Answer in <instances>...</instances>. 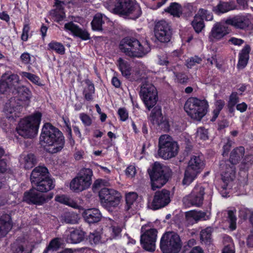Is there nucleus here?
<instances>
[{
  "mask_svg": "<svg viewBox=\"0 0 253 253\" xmlns=\"http://www.w3.org/2000/svg\"><path fill=\"white\" fill-rule=\"evenodd\" d=\"M40 141L45 144L46 151L51 154L61 151L65 143V137L62 131L50 123L43 125Z\"/></svg>",
  "mask_w": 253,
  "mask_h": 253,
  "instance_id": "obj_1",
  "label": "nucleus"
},
{
  "mask_svg": "<svg viewBox=\"0 0 253 253\" xmlns=\"http://www.w3.org/2000/svg\"><path fill=\"white\" fill-rule=\"evenodd\" d=\"M119 48L121 52L130 57H142L151 49L147 42L142 44L137 39L132 37L122 39Z\"/></svg>",
  "mask_w": 253,
  "mask_h": 253,
  "instance_id": "obj_2",
  "label": "nucleus"
},
{
  "mask_svg": "<svg viewBox=\"0 0 253 253\" xmlns=\"http://www.w3.org/2000/svg\"><path fill=\"white\" fill-rule=\"evenodd\" d=\"M42 117L41 112L35 111L32 114L24 118L18 123L16 128L17 133L24 138L35 137L38 134Z\"/></svg>",
  "mask_w": 253,
  "mask_h": 253,
  "instance_id": "obj_3",
  "label": "nucleus"
},
{
  "mask_svg": "<svg viewBox=\"0 0 253 253\" xmlns=\"http://www.w3.org/2000/svg\"><path fill=\"white\" fill-rule=\"evenodd\" d=\"M245 154V148L239 146L234 148L230 153L229 162L231 165L226 164L225 170L221 174V179L223 182L222 188L227 189L228 183L233 181L235 177V165L239 163Z\"/></svg>",
  "mask_w": 253,
  "mask_h": 253,
  "instance_id": "obj_4",
  "label": "nucleus"
},
{
  "mask_svg": "<svg viewBox=\"0 0 253 253\" xmlns=\"http://www.w3.org/2000/svg\"><path fill=\"white\" fill-rule=\"evenodd\" d=\"M114 13L136 20L142 15L139 4L135 0H116L113 9Z\"/></svg>",
  "mask_w": 253,
  "mask_h": 253,
  "instance_id": "obj_5",
  "label": "nucleus"
},
{
  "mask_svg": "<svg viewBox=\"0 0 253 253\" xmlns=\"http://www.w3.org/2000/svg\"><path fill=\"white\" fill-rule=\"evenodd\" d=\"M153 190L160 188L167 183L171 174L170 171L159 162H156L147 170Z\"/></svg>",
  "mask_w": 253,
  "mask_h": 253,
  "instance_id": "obj_6",
  "label": "nucleus"
},
{
  "mask_svg": "<svg viewBox=\"0 0 253 253\" xmlns=\"http://www.w3.org/2000/svg\"><path fill=\"white\" fill-rule=\"evenodd\" d=\"M209 103L207 100L191 97L186 101L184 109L191 118L201 120L207 114Z\"/></svg>",
  "mask_w": 253,
  "mask_h": 253,
  "instance_id": "obj_7",
  "label": "nucleus"
},
{
  "mask_svg": "<svg viewBox=\"0 0 253 253\" xmlns=\"http://www.w3.org/2000/svg\"><path fill=\"white\" fill-rule=\"evenodd\" d=\"M182 246L180 236L175 232H165L161 237L160 249L162 253H178Z\"/></svg>",
  "mask_w": 253,
  "mask_h": 253,
  "instance_id": "obj_8",
  "label": "nucleus"
},
{
  "mask_svg": "<svg viewBox=\"0 0 253 253\" xmlns=\"http://www.w3.org/2000/svg\"><path fill=\"white\" fill-rule=\"evenodd\" d=\"M158 148L159 156L165 160L174 157L177 154L179 149L177 142L167 134L162 135L159 137Z\"/></svg>",
  "mask_w": 253,
  "mask_h": 253,
  "instance_id": "obj_9",
  "label": "nucleus"
},
{
  "mask_svg": "<svg viewBox=\"0 0 253 253\" xmlns=\"http://www.w3.org/2000/svg\"><path fill=\"white\" fill-rule=\"evenodd\" d=\"M205 164L203 158L199 155H193L191 157L184 172L182 181L183 185H189L202 171Z\"/></svg>",
  "mask_w": 253,
  "mask_h": 253,
  "instance_id": "obj_10",
  "label": "nucleus"
},
{
  "mask_svg": "<svg viewBox=\"0 0 253 253\" xmlns=\"http://www.w3.org/2000/svg\"><path fill=\"white\" fill-rule=\"evenodd\" d=\"M98 196L101 205L109 211L118 207L122 198L120 192L108 188H102L99 191Z\"/></svg>",
  "mask_w": 253,
  "mask_h": 253,
  "instance_id": "obj_11",
  "label": "nucleus"
},
{
  "mask_svg": "<svg viewBox=\"0 0 253 253\" xmlns=\"http://www.w3.org/2000/svg\"><path fill=\"white\" fill-rule=\"evenodd\" d=\"M93 171L89 168H83L71 181L70 187L73 191L79 193L88 189L92 183Z\"/></svg>",
  "mask_w": 253,
  "mask_h": 253,
  "instance_id": "obj_12",
  "label": "nucleus"
},
{
  "mask_svg": "<svg viewBox=\"0 0 253 253\" xmlns=\"http://www.w3.org/2000/svg\"><path fill=\"white\" fill-rule=\"evenodd\" d=\"M93 171L89 168H83L71 181L70 187L73 191L79 193L88 189L92 183Z\"/></svg>",
  "mask_w": 253,
  "mask_h": 253,
  "instance_id": "obj_13",
  "label": "nucleus"
},
{
  "mask_svg": "<svg viewBox=\"0 0 253 253\" xmlns=\"http://www.w3.org/2000/svg\"><path fill=\"white\" fill-rule=\"evenodd\" d=\"M157 234L156 229L149 228L147 224L141 227L140 243L144 250L149 252L155 251Z\"/></svg>",
  "mask_w": 253,
  "mask_h": 253,
  "instance_id": "obj_14",
  "label": "nucleus"
},
{
  "mask_svg": "<svg viewBox=\"0 0 253 253\" xmlns=\"http://www.w3.org/2000/svg\"><path fill=\"white\" fill-rule=\"evenodd\" d=\"M139 96L146 108L150 111L158 101V93L154 85L145 84L141 86Z\"/></svg>",
  "mask_w": 253,
  "mask_h": 253,
  "instance_id": "obj_15",
  "label": "nucleus"
},
{
  "mask_svg": "<svg viewBox=\"0 0 253 253\" xmlns=\"http://www.w3.org/2000/svg\"><path fill=\"white\" fill-rule=\"evenodd\" d=\"M117 66L123 77L131 82L137 81L140 77L139 69L133 67L131 63L120 57L117 61Z\"/></svg>",
  "mask_w": 253,
  "mask_h": 253,
  "instance_id": "obj_16",
  "label": "nucleus"
},
{
  "mask_svg": "<svg viewBox=\"0 0 253 253\" xmlns=\"http://www.w3.org/2000/svg\"><path fill=\"white\" fill-rule=\"evenodd\" d=\"M154 35L160 42H169L172 35V29L170 24L164 20L157 22L154 27Z\"/></svg>",
  "mask_w": 253,
  "mask_h": 253,
  "instance_id": "obj_17",
  "label": "nucleus"
},
{
  "mask_svg": "<svg viewBox=\"0 0 253 253\" xmlns=\"http://www.w3.org/2000/svg\"><path fill=\"white\" fill-rule=\"evenodd\" d=\"M170 201L169 190L163 189L157 191L151 203V209L154 211L160 209L167 206Z\"/></svg>",
  "mask_w": 253,
  "mask_h": 253,
  "instance_id": "obj_18",
  "label": "nucleus"
},
{
  "mask_svg": "<svg viewBox=\"0 0 253 253\" xmlns=\"http://www.w3.org/2000/svg\"><path fill=\"white\" fill-rule=\"evenodd\" d=\"M231 32V28L225 23L216 22L209 34L210 42L219 41Z\"/></svg>",
  "mask_w": 253,
  "mask_h": 253,
  "instance_id": "obj_19",
  "label": "nucleus"
},
{
  "mask_svg": "<svg viewBox=\"0 0 253 253\" xmlns=\"http://www.w3.org/2000/svg\"><path fill=\"white\" fill-rule=\"evenodd\" d=\"M23 200L28 204L42 205L46 202L45 197L37 192L35 188L24 192Z\"/></svg>",
  "mask_w": 253,
  "mask_h": 253,
  "instance_id": "obj_20",
  "label": "nucleus"
},
{
  "mask_svg": "<svg viewBox=\"0 0 253 253\" xmlns=\"http://www.w3.org/2000/svg\"><path fill=\"white\" fill-rule=\"evenodd\" d=\"M66 5V3L64 1L56 0L54 4L55 8L49 11V15L52 19L60 25L66 17L64 8V6Z\"/></svg>",
  "mask_w": 253,
  "mask_h": 253,
  "instance_id": "obj_21",
  "label": "nucleus"
},
{
  "mask_svg": "<svg viewBox=\"0 0 253 253\" xmlns=\"http://www.w3.org/2000/svg\"><path fill=\"white\" fill-rule=\"evenodd\" d=\"M205 194V188L200 185H196L188 197L189 203L196 207L201 206L203 204Z\"/></svg>",
  "mask_w": 253,
  "mask_h": 253,
  "instance_id": "obj_22",
  "label": "nucleus"
},
{
  "mask_svg": "<svg viewBox=\"0 0 253 253\" xmlns=\"http://www.w3.org/2000/svg\"><path fill=\"white\" fill-rule=\"evenodd\" d=\"M64 29L70 31L74 37L79 38L83 41H87L90 39V34L87 30L82 29L72 21L66 23Z\"/></svg>",
  "mask_w": 253,
  "mask_h": 253,
  "instance_id": "obj_23",
  "label": "nucleus"
},
{
  "mask_svg": "<svg viewBox=\"0 0 253 253\" xmlns=\"http://www.w3.org/2000/svg\"><path fill=\"white\" fill-rule=\"evenodd\" d=\"M82 216L84 221L89 225L98 223L102 217L101 212L96 208L84 210L82 213Z\"/></svg>",
  "mask_w": 253,
  "mask_h": 253,
  "instance_id": "obj_24",
  "label": "nucleus"
},
{
  "mask_svg": "<svg viewBox=\"0 0 253 253\" xmlns=\"http://www.w3.org/2000/svg\"><path fill=\"white\" fill-rule=\"evenodd\" d=\"M225 23L234 26L236 29H246L251 24L250 20L245 16L238 15L232 18H227Z\"/></svg>",
  "mask_w": 253,
  "mask_h": 253,
  "instance_id": "obj_25",
  "label": "nucleus"
},
{
  "mask_svg": "<svg viewBox=\"0 0 253 253\" xmlns=\"http://www.w3.org/2000/svg\"><path fill=\"white\" fill-rule=\"evenodd\" d=\"M32 185L37 191L42 193H46L53 189L55 186L54 181L50 175L32 184Z\"/></svg>",
  "mask_w": 253,
  "mask_h": 253,
  "instance_id": "obj_26",
  "label": "nucleus"
},
{
  "mask_svg": "<svg viewBox=\"0 0 253 253\" xmlns=\"http://www.w3.org/2000/svg\"><path fill=\"white\" fill-rule=\"evenodd\" d=\"M236 6L234 2L220 0L216 5L212 6V11L216 15H221L236 9Z\"/></svg>",
  "mask_w": 253,
  "mask_h": 253,
  "instance_id": "obj_27",
  "label": "nucleus"
},
{
  "mask_svg": "<svg viewBox=\"0 0 253 253\" xmlns=\"http://www.w3.org/2000/svg\"><path fill=\"white\" fill-rule=\"evenodd\" d=\"M251 48L250 45L246 44L238 54V61L237 67L239 69L245 68L248 64L250 58Z\"/></svg>",
  "mask_w": 253,
  "mask_h": 253,
  "instance_id": "obj_28",
  "label": "nucleus"
},
{
  "mask_svg": "<svg viewBox=\"0 0 253 253\" xmlns=\"http://www.w3.org/2000/svg\"><path fill=\"white\" fill-rule=\"evenodd\" d=\"M67 235L66 241L68 243L78 244L84 240L85 233L80 229H71Z\"/></svg>",
  "mask_w": 253,
  "mask_h": 253,
  "instance_id": "obj_29",
  "label": "nucleus"
},
{
  "mask_svg": "<svg viewBox=\"0 0 253 253\" xmlns=\"http://www.w3.org/2000/svg\"><path fill=\"white\" fill-rule=\"evenodd\" d=\"M49 175H50V174L48 170L45 166H38L35 167L32 170L30 175V180L32 184Z\"/></svg>",
  "mask_w": 253,
  "mask_h": 253,
  "instance_id": "obj_30",
  "label": "nucleus"
},
{
  "mask_svg": "<svg viewBox=\"0 0 253 253\" xmlns=\"http://www.w3.org/2000/svg\"><path fill=\"white\" fill-rule=\"evenodd\" d=\"M12 228L11 216L2 214L0 217V238L4 237Z\"/></svg>",
  "mask_w": 253,
  "mask_h": 253,
  "instance_id": "obj_31",
  "label": "nucleus"
},
{
  "mask_svg": "<svg viewBox=\"0 0 253 253\" xmlns=\"http://www.w3.org/2000/svg\"><path fill=\"white\" fill-rule=\"evenodd\" d=\"M149 120L153 125L156 124L159 126L165 123L162 113L161 106L157 105L153 108L149 117Z\"/></svg>",
  "mask_w": 253,
  "mask_h": 253,
  "instance_id": "obj_32",
  "label": "nucleus"
},
{
  "mask_svg": "<svg viewBox=\"0 0 253 253\" xmlns=\"http://www.w3.org/2000/svg\"><path fill=\"white\" fill-rule=\"evenodd\" d=\"M84 82L86 85L83 91L84 99L87 101H91L93 99V96L95 93L94 84L92 81L88 79H85Z\"/></svg>",
  "mask_w": 253,
  "mask_h": 253,
  "instance_id": "obj_33",
  "label": "nucleus"
},
{
  "mask_svg": "<svg viewBox=\"0 0 253 253\" xmlns=\"http://www.w3.org/2000/svg\"><path fill=\"white\" fill-rule=\"evenodd\" d=\"M15 91H16L20 101L28 102L30 101L32 92L29 88L24 85L19 86Z\"/></svg>",
  "mask_w": 253,
  "mask_h": 253,
  "instance_id": "obj_34",
  "label": "nucleus"
},
{
  "mask_svg": "<svg viewBox=\"0 0 253 253\" xmlns=\"http://www.w3.org/2000/svg\"><path fill=\"white\" fill-rule=\"evenodd\" d=\"M165 11L175 17H180L182 15V6L179 3L173 2L165 9Z\"/></svg>",
  "mask_w": 253,
  "mask_h": 253,
  "instance_id": "obj_35",
  "label": "nucleus"
},
{
  "mask_svg": "<svg viewBox=\"0 0 253 253\" xmlns=\"http://www.w3.org/2000/svg\"><path fill=\"white\" fill-rule=\"evenodd\" d=\"M4 80L9 86L10 89L13 93L19 86V77L16 74H11L6 77H4Z\"/></svg>",
  "mask_w": 253,
  "mask_h": 253,
  "instance_id": "obj_36",
  "label": "nucleus"
},
{
  "mask_svg": "<svg viewBox=\"0 0 253 253\" xmlns=\"http://www.w3.org/2000/svg\"><path fill=\"white\" fill-rule=\"evenodd\" d=\"M103 24L104 21L103 20V15L101 13L96 14L91 22L92 30L94 31H102Z\"/></svg>",
  "mask_w": 253,
  "mask_h": 253,
  "instance_id": "obj_37",
  "label": "nucleus"
},
{
  "mask_svg": "<svg viewBox=\"0 0 253 253\" xmlns=\"http://www.w3.org/2000/svg\"><path fill=\"white\" fill-rule=\"evenodd\" d=\"M212 228L211 227L202 229L200 232V237L202 243L210 244L212 242Z\"/></svg>",
  "mask_w": 253,
  "mask_h": 253,
  "instance_id": "obj_38",
  "label": "nucleus"
},
{
  "mask_svg": "<svg viewBox=\"0 0 253 253\" xmlns=\"http://www.w3.org/2000/svg\"><path fill=\"white\" fill-rule=\"evenodd\" d=\"M47 49L54 51L60 55H63L65 53V48L64 45L62 43L54 40L48 44Z\"/></svg>",
  "mask_w": 253,
  "mask_h": 253,
  "instance_id": "obj_39",
  "label": "nucleus"
},
{
  "mask_svg": "<svg viewBox=\"0 0 253 253\" xmlns=\"http://www.w3.org/2000/svg\"><path fill=\"white\" fill-rule=\"evenodd\" d=\"M191 25L195 32L197 34L201 32L205 26L203 19L197 14L194 16V19L191 22Z\"/></svg>",
  "mask_w": 253,
  "mask_h": 253,
  "instance_id": "obj_40",
  "label": "nucleus"
},
{
  "mask_svg": "<svg viewBox=\"0 0 253 253\" xmlns=\"http://www.w3.org/2000/svg\"><path fill=\"white\" fill-rule=\"evenodd\" d=\"M78 219V214L73 211L65 212L62 215V220L66 223L76 224Z\"/></svg>",
  "mask_w": 253,
  "mask_h": 253,
  "instance_id": "obj_41",
  "label": "nucleus"
},
{
  "mask_svg": "<svg viewBox=\"0 0 253 253\" xmlns=\"http://www.w3.org/2000/svg\"><path fill=\"white\" fill-rule=\"evenodd\" d=\"M137 198V195L135 192H130L126 195V205L125 210L128 211L132 208L134 202Z\"/></svg>",
  "mask_w": 253,
  "mask_h": 253,
  "instance_id": "obj_42",
  "label": "nucleus"
},
{
  "mask_svg": "<svg viewBox=\"0 0 253 253\" xmlns=\"http://www.w3.org/2000/svg\"><path fill=\"white\" fill-rule=\"evenodd\" d=\"M215 109L212 111V116L211 119V122H214L218 117L220 111L225 105V101L222 99L216 100L214 103Z\"/></svg>",
  "mask_w": 253,
  "mask_h": 253,
  "instance_id": "obj_43",
  "label": "nucleus"
},
{
  "mask_svg": "<svg viewBox=\"0 0 253 253\" xmlns=\"http://www.w3.org/2000/svg\"><path fill=\"white\" fill-rule=\"evenodd\" d=\"M37 161L35 155L32 153L28 154L25 157L24 168L26 169H30L34 168L37 164Z\"/></svg>",
  "mask_w": 253,
  "mask_h": 253,
  "instance_id": "obj_44",
  "label": "nucleus"
},
{
  "mask_svg": "<svg viewBox=\"0 0 253 253\" xmlns=\"http://www.w3.org/2000/svg\"><path fill=\"white\" fill-rule=\"evenodd\" d=\"M61 246L60 240L58 238H54L49 243V244L44 249L43 253H48L49 251H56Z\"/></svg>",
  "mask_w": 253,
  "mask_h": 253,
  "instance_id": "obj_45",
  "label": "nucleus"
},
{
  "mask_svg": "<svg viewBox=\"0 0 253 253\" xmlns=\"http://www.w3.org/2000/svg\"><path fill=\"white\" fill-rule=\"evenodd\" d=\"M236 210H229L228 211L227 220L229 223V228L231 230H235L236 228L237 217L236 215Z\"/></svg>",
  "mask_w": 253,
  "mask_h": 253,
  "instance_id": "obj_46",
  "label": "nucleus"
},
{
  "mask_svg": "<svg viewBox=\"0 0 253 253\" xmlns=\"http://www.w3.org/2000/svg\"><path fill=\"white\" fill-rule=\"evenodd\" d=\"M108 232L110 233L109 239H117L121 237L122 228L119 226H111L107 229Z\"/></svg>",
  "mask_w": 253,
  "mask_h": 253,
  "instance_id": "obj_47",
  "label": "nucleus"
},
{
  "mask_svg": "<svg viewBox=\"0 0 253 253\" xmlns=\"http://www.w3.org/2000/svg\"><path fill=\"white\" fill-rule=\"evenodd\" d=\"M22 75L24 77L28 79L31 82L36 85H38L40 86H42L43 85V84L40 82V78L35 74L29 72H24L22 73Z\"/></svg>",
  "mask_w": 253,
  "mask_h": 253,
  "instance_id": "obj_48",
  "label": "nucleus"
},
{
  "mask_svg": "<svg viewBox=\"0 0 253 253\" xmlns=\"http://www.w3.org/2000/svg\"><path fill=\"white\" fill-rule=\"evenodd\" d=\"M197 14L199 15L203 20L205 19L206 21H211L213 19L212 13L203 8H200Z\"/></svg>",
  "mask_w": 253,
  "mask_h": 253,
  "instance_id": "obj_49",
  "label": "nucleus"
},
{
  "mask_svg": "<svg viewBox=\"0 0 253 253\" xmlns=\"http://www.w3.org/2000/svg\"><path fill=\"white\" fill-rule=\"evenodd\" d=\"M101 239V236L98 232L94 231L90 233L88 236V240L90 244H97Z\"/></svg>",
  "mask_w": 253,
  "mask_h": 253,
  "instance_id": "obj_50",
  "label": "nucleus"
},
{
  "mask_svg": "<svg viewBox=\"0 0 253 253\" xmlns=\"http://www.w3.org/2000/svg\"><path fill=\"white\" fill-rule=\"evenodd\" d=\"M117 113L120 121L125 122L128 118V112L125 107L120 108L118 110Z\"/></svg>",
  "mask_w": 253,
  "mask_h": 253,
  "instance_id": "obj_51",
  "label": "nucleus"
},
{
  "mask_svg": "<svg viewBox=\"0 0 253 253\" xmlns=\"http://www.w3.org/2000/svg\"><path fill=\"white\" fill-rule=\"evenodd\" d=\"M201 61L202 59L198 56L195 55L194 57H191L186 60V66L187 68H191L196 63L200 64Z\"/></svg>",
  "mask_w": 253,
  "mask_h": 253,
  "instance_id": "obj_52",
  "label": "nucleus"
},
{
  "mask_svg": "<svg viewBox=\"0 0 253 253\" xmlns=\"http://www.w3.org/2000/svg\"><path fill=\"white\" fill-rule=\"evenodd\" d=\"M79 118L84 126H89L91 125L92 122V120L87 114L84 113H81Z\"/></svg>",
  "mask_w": 253,
  "mask_h": 253,
  "instance_id": "obj_53",
  "label": "nucleus"
},
{
  "mask_svg": "<svg viewBox=\"0 0 253 253\" xmlns=\"http://www.w3.org/2000/svg\"><path fill=\"white\" fill-rule=\"evenodd\" d=\"M30 30V26L29 23L24 24L22 29V33L21 39L24 42H26L28 40L29 33Z\"/></svg>",
  "mask_w": 253,
  "mask_h": 253,
  "instance_id": "obj_54",
  "label": "nucleus"
},
{
  "mask_svg": "<svg viewBox=\"0 0 253 253\" xmlns=\"http://www.w3.org/2000/svg\"><path fill=\"white\" fill-rule=\"evenodd\" d=\"M197 136L203 140H206L208 139L209 136L208 130L202 127L199 128L197 132Z\"/></svg>",
  "mask_w": 253,
  "mask_h": 253,
  "instance_id": "obj_55",
  "label": "nucleus"
},
{
  "mask_svg": "<svg viewBox=\"0 0 253 253\" xmlns=\"http://www.w3.org/2000/svg\"><path fill=\"white\" fill-rule=\"evenodd\" d=\"M8 91L10 92L11 91L7 83L4 80V77H2L0 81V92L2 94H4Z\"/></svg>",
  "mask_w": 253,
  "mask_h": 253,
  "instance_id": "obj_56",
  "label": "nucleus"
},
{
  "mask_svg": "<svg viewBox=\"0 0 253 253\" xmlns=\"http://www.w3.org/2000/svg\"><path fill=\"white\" fill-rule=\"evenodd\" d=\"M125 174L127 177L133 178L136 174V169L134 166H128L125 170Z\"/></svg>",
  "mask_w": 253,
  "mask_h": 253,
  "instance_id": "obj_57",
  "label": "nucleus"
},
{
  "mask_svg": "<svg viewBox=\"0 0 253 253\" xmlns=\"http://www.w3.org/2000/svg\"><path fill=\"white\" fill-rule=\"evenodd\" d=\"M239 101V98L236 92H232L229 96L228 104L236 105Z\"/></svg>",
  "mask_w": 253,
  "mask_h": 253,
  "instance_id": "obj_58",
  "label": "nucleus"
},
{
  "mask_svg": "<svg viewBox=\"0 0 253 253\" xmlns=\"http://www.w3.org/2000/svg\"><path fill=\"white\" fill-rule=\"evenodd\" d=\"M20 59L21 62L25 65H28L30 64L31 57L30 53L27 52L23 53L21 55Z\"/></svg>",
  "mask_w": 253,
  "mask_h": 253,
  "instance_id": "obj_59",
  "label": "nucleus"
},
{
  "mask_svg": "<svg viewBox=\"0 0 253 253\" xmlns=\"http://www.w3.org/2000/svg\"><path fill=\"white\" fill-rule=\"evenodd\" d=\"M187 216L193 217L197 219H204L206 215V213L204 211H199L196 213H194L192 211L187 213Z\"/></svg>",
  "mask_w": 253,
  "mask_h": 253,
  "instance_id": "obj_60",
  "label": "nucleus"
},
{
  "mask_svg": "<svg viewBox=\"0 0 253 253\" xmlns=\"http://www.w3.org/2000/svg\"><path fill=\"white\" fill-rule=\"evenodd\" d=\"M178 82L181 84H185L188 82L189 78L188 76L183 73H178L176 75Z\"/></svg>",
  "mask_w": 253,
  "mask_h": 253,
  "instance_id": "obj_61",
  "label": "nucleus"
},
{
  "mask_svg": "<svg viewBox=\"0 0 253 253\" xmlns=\"http://www.w3.org/2000/svg\"><path fill=\"white\" fill-rule=\"evenodd\" d=\"M55 201L66 205H70L69 203L70 199L64 195L61 196H56L55 197Z\"/></svg>",
  "mask_w": 253,
  "mask_h": 253,
  "instance_id": "obj_62",
  "label": "nucleus"
},
{
  "mask_svg": "<svg viewBox=\"0 0 253 253\" xmlns=\"http://www.w3.org/2000/svg\"><path fill=\"white\" fill-rule=\"evenodd\" d=\"M13 253H27L22 245L17 244L12 247Z\"/></svg>",
  "mask_w": 253,
  "mask_h": 253,
  "instance_id": "obj_63",
  "label": "nucleus"
},
{
  "mask_svg": "<svg viewBox=\"0 0 253 253\" xmlns=\"http://www.w3.org/2000/svg\"><path fill=\"white\" fill-rule=\"evenodd\" d=\"M228 42L231 43L235 45H241L244 42V41L241 39H238L235 37L231 38L229 40Z\"/></svg>",
  "mask_w": 253,
  "mask_h": 253,
  "instance_id": "obj_64",
  "label": "nucleus"
}]
</instances>
